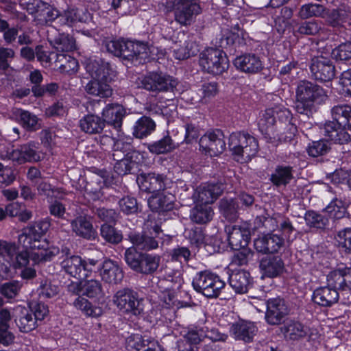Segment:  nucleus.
<instances>
[{"mask_svg": "<svg viewBox=\"0 0 351 351\" xmlns=\"http://www.w3.org/2000/svg\"><path fill=\"white\" fill-rule=\"evenodd\" d=\"M328 287L344 290V267L332 271L327 276Z\"/></svg>", "mask_w": 351, "mask_h": 351, "instance_id": "338daca9", "label": "nucleus"}, {"mask_svg": "<svg viewBox=\"0 0 351 351\" xmlns=\"http://www.w3.org/2000/svg\"><path fill=\"white\" fill-rule=\"evenodd\" d=\"M148 199L149 207L154 211H165L173 208L174 197L171 194L166 195L163 192L154 193Z\"/></svg>", "mask_w": 351, "mask_h": 351, "instance_id": "473e14b6", "label": "nucleus"}, {"mask_svg": "<svg viewBox=\"0 0 351 351\" xmlns=\"http://www.w3.org/2000/svg\"><path fill=\"white\" fill-rule=\"evenodd\" d=\"M90 19L89 13L83 9L69 8L60 14V21L68 26H73L76 23H86Z\"/></svg>", "mask_w": 351, "mask_h": 351, "instance_id": "72a5a7b5", "label": "nucleus"}, {"mask_svg": "<svg viewBox=\"0 0 351 351\" xmlns=\"http://www.w3.org/2000/svg\"><path fill=\"white\" fill-rule=\"evenodd\" d=\"M199 150L210 157L216 156L226 149L224 135L219 130L206 132L199 139Z\"/></svg>", "mask_w": 351, "mask_h": 351, "instance_id": "2eb2a0df", "label": "nucleus"}, {"mask_svg": "<svg viewBox=\"0 0 351 351\" xmlns=\"http://www.w3.org/2000/svg\"><path fill=\"white\" fill-rule=\"evenodd\" d=\"M170 51L176 59L184 60L194 56L197 49L193 42L184 39V41L180 40L179 43H174Z\"/></svg>", "mask_w": 351, "mask_h": 351, "instance_id": "c9c22d12", "label": "nucleus"}, {"mask_svg": "<svg viewBox=\"0 0 351 351\" xmlns=\"http://www.w3.org/2000/svg\"><path fill=\"white\" fill-rule=\"evenodd\" d=\"M331 115L334 121L344 128H351V106L339 104L331 109Z\"/></svg>", "mask_w": 351, "mask_h": 351, "instance_id": "a19ab883", "label": "nucleus"}, {"mask_svg": "<svg viewBox=\"0 0 351 351\" xmlns=\"http://www.w3.org/2000/svg\"><path fill=\"white\" fill-rule=\"evenodd\" d=\"M324 96L325 91L321 86L308 81L301 82L296 91V111L300 114H308L314 103Z\"/></svg>", "mask_w": 351, "mask_h": 351, "instance_id": "39448f33", "label": "nucleus"}, {"mask_svg": "<svg viewBox=\"0 0 351 351\" xmlns=\"http://www.w3.org/2000/svg\"><path fill=\"white\" fill-rule=\"evenodd\" d=\"M23 252L29 254V261L34 265L51 261L60 252L58 247L51 244L47 240L34 241L29 246H23Z\"/></svg>", "mask_w": 351, "mask_h": 351, "instance_id": "9d476101", "label": "nucleus"}, {"mask_svg": "<svg viewBox=\"0 0 351 351\" xmlns=\"http://www.w3.org/2000/svg\"><path fill=\"white\" fill-rule=\"evenodd\" d=\"M51 43L58 52H68L75 48V40L69 34H60Z\"/></svg>", "mask_w": 351, "mask_h": 351, "instance_id": "3c124183", "label": "nucleus"}, {"mask_svg": "<svg viewBox=\"0 0 351 351\" xmlns=\"http://www.w3.org/2000/svg\"><path fill=\"white\" fill-rule=\"evenodd\" d=\"M325 8L317 3H306L301 6L298 12V16L302 19L311 17H322L325 12Z\"/></svg>", "mask_w": 351, "mask_h": 351, "instance_id": "5fc2aeb1", "label": "nucleus"}, {"mask_svg": "<svg viewBox=\"0 0 351 351\" xmlns=\"http://www.w3.org/2000/svg\"><path fill=\"white\" fill-rule=\"evenodd\" d=\"M284 263L279 256L269 254L265 259V276L274 278L282 272Z\"/></svg>", "mask_w": 351, "mask_h": 351, "instance_id": "49530a36", "label": "nucleus"}, {"mask_svg": "<svg viewBox=\"0 0 351 351\" xmlns=\"http://www.w3.org/2000/svg\"><path fill=\"white\" fill-rule=\"evenodd\" d=\"M8 156L19 164H23L40 161L44 158V154L38 142L29 141L8 152Z\"/></svg>", "mask_w": 351, "mask_h": 351, "instance_id": "f8f14e48", "label": "nucleus"}, {"mask_svg": "<svg viewBox=\"0 0 351 351\" xmlns=\"http://www.w3.org/2000/svg\"><path fill=\"white\" fill-rule=\"evenodd\" d=\"M228 146L234 159L241 163L250 160L258 149L256 138L241 132H233L230 135Z\"/></svg>", "mask_w": 351, "mask_h": 351, "instance_id": "20e7f679", "label": "nucleus"}, {"mask_svg": "<svg viewBox=\"0 0 351 351\" xmlns=\"http://www.w3.org/2000/svg\"><path fill=\"white\" fill-rule=\"evenodd\" d=\"M27 10L29 14L34 16V21L39 25H46L58 17L60 18L59 11L43 1L29 3Z\"/></svg>", "mask_w": 351, "mask_h": 351, "instance_id": "6ab92c4d", "label": "nucleus"}, {"mask_svg": "<svg viewBox=\"0 0 351 351\" xmlns=\"http://www.w3.org/2000/svg\"><path fill=\"white\" fill-rule=\"evenodd\" d=\"M167 4L173 10L176 22L182 26L191 25L202 12L199 0H167Z\"/></svg>", "mask_w": 351, "mask_h": 351, "instance_id": "423d86ee", "label": "nucleus"}, {"mask_svg": "<svg viewBox=\"0 0 351 351\" xmlns=\"http://www.w3.org/2000/svg\"><path fill=\"white\" fill-rule=\"evenodd\" d=\"M322 129L324 135L335 143L342 145L350 141V135L346 131V128L334 120L326 121Z\"/></svg>", "mask_w": 351, "mask_h": 351, "instance_id": "393cba45", "label": "nucleus"}, {"mask_svg": "<svg viewBox=\"0 0 351 351\" xmlns=\"http://www.w3.org/2000/svg\"><path fill=\"white\" fill-rule=\"evenodd\" d=\"M18 116L21 124L27 130H36L40 128L38 118L29 111L19 110Z\"/></svg>", "mask_w": 351, "mask_h": 351, "instance_id": "052dcab7", "label": "nucleus"}, {"mask_svg": "<svg viewBox=\"0 0 351 351\" xmlns=\"http://www.w3.org/2000/svg\"><path fill=\"white\" fill-rule=\"evenodd\" d=\"M324 212L332 219H341L344 217L346 212V203L341 199L335 198L326 206Z\"/></svg>", "mask_w": 351, "mask_h": 351, "instance_id": "13d9d810", "label": "nucleus"}, {"mask_svg": "<svg viewBox=\"0 0 351 351\" xmlns=\"http://www.w3.org/2000/svg\"><path fill=\"white\" fill-rule=\"evenodd\" d=\"M156 128L154 121L149 117H141L134 126L133 134L138 138H143L151 134Z\"/></svg>", "mask_w": 351, "mask_h": 351, "instance_id": "a18cd8bd", "label": "nucleus"}, {"mask_svg": "<svg viewBox=\"0 0 351 351\" xmlns=\"http://www.w3.org/2000/svg\"><path fill=\"white\" fill-rule=\"evenodd\" d=\"M97 261L83 259L79 256L65 258L60 263L62 269L69 276L79 280L88 277L94 270Z\"/></svg>", "mask_w": 351, "mask_h": 351, "instance_id": "1a4fd4ad", "label": "nucleus"}, {"mask_svg": "<svg viewBox=\"0 0 351 351\" xmlns=\"http://www.w3.org/2000/svg\"><path fill=\"white\" fill-rule=\"evenodd\" d=\"M228 243L233 250H239L247 246L250 239V226L247 222L226 226Z\"/></svg>", "mask_w": 351, "mask_h": 351, "instance_id": "dca6fc26", "label": "nucleus"}, {"mask_svg": "<svg viewBox=\"0 0 351 351\" xmlns=\"http://www.w3.org/2000/svg\"><path fill=\"white\" fill-rule=\"evenodd\" d=\"M178 82L172 77L158 73H151L142 80L144 88L155 92L171 91Z\"/></svg>", "mask_w": 351, "mask_h": 351, "instance_id": "a211bd4d", "label": "nucleus"}, {"mask_svg": "<svg viewBox=\"0 0 351 351\" xmlns=\"http://www.w3.org/2000/svg\"><path fill=\"white\" fill-rule=\"evenodd\" d=\"M131 137H121L115 144L112 158L116 161L114 169L119 175L129 173L133 167L141 162V154L133 149Z\"/></svg>", "mask_w": 351, "mask_h": 351, "instance_id": "7ed1b4c3", "label": "nucleus"}, {"mask_svg": "<svg viewBox=\"0 0 351 351\" xmlns=\"http://www.w3.org/2000/svg\"><path fill=\"white\" fill-rule=\"evenodd\" d=\"M113 301L123 313L138 315L143 311L142 300L137 298L136 293L129 289L118 291L114 295Z\"/></svg>", "mask_w": 351, "mask_h": 351, "instance_id": "ddd939ff", "label": "nucleus"}, {"mask_svg": "<svg viewBox=\"0 0 351 351\" xmlns=\"http://www.w3.org/2000/svg\"><path fill=\"white\" fill-rule=\"evenodd\" d=\"M239 202L233 199H222L219 209L223 217L228 221H234L238 217Z\"/></svg>", "mask_w": 351, "mask_h": 351, "instance_id": "8fccbe9b", "label": "nucleus"}, {"mask_svg": "<svg viewBox=\"0 0 351 351\" xmlns=\"http://www.w3.org/2000/svg\"><path fill=\"white\" fill-rule=\"evenodd\" d=\"M172 264L173 263L171 261L167 262L163 269V277L165 281L173 284L172 289H178L183 282L182 270L179 268L174 269Z\"/></svg>", "mask_w": 351, "mask_h": 351, "instance_id": "09e8293b", "label": "nucleus"}, {"mask_svg": "<svg viewBox=\"0 0 351 351\" xmlns=\"http://www.w3.org/2000/svg\"><path fill=\"white\" fill-rule=\"evenodd\" d=\"M234 65L242 72L255 73L261 69L262 62L259 57L248 53L237 56L234 60Z\"/></svg>", "mask_w": 351, "mask_h": 351, "instance_id": "bb28decb", "label": "nucleus"}, {"mask_svg": "<svg viewBox=\"0 0 351 351\" xmlns=\"http://www.w3.org/2000/svg\"><path fill=\"white\" fill-rule=\"evenodd\" d=\"M304 219L308 226L317 229H324L328 223V218L313 210L305 213Z\"/></svg>", "mask_w": 351, "mask_h": 351, "instance_id": "6e6d98bb", "label": "nucleus"}, {"mask_svg": "<svg viewBox=\"0 0 351 351\" xmlns=\"http://www.w3.org/2000/svg\"><path fill=\"white\" fill-rule=\"evenodd\" d=\"M276 114L278 118L280 121H289L291 118V112L287 109H279L274 110V109H267L265 114V121L267 123V128L265 132V140L267 143H271L276 146L280 141V137L278 134H276L274 125H275Z\"/></svg>", "mask_w": 351, "mask_h": 351, "instance_id": "f3484780", "label": "nucleus"}, {"mask_svg": "<svg viewBox=\"0 0 351 351\" xmlns=\"http://www.w3.org/2000/svg\"><path fill=\"white\" fill-rule=\"evenodd\" d=\"M104 125L102 119L93 114H87L80 120L81 130L88 134L99 133L103 130Z\"/></svg>", "mask_w": 351, "mask_h": 351, "instance_id": "4c0bfd02", "label": "nucleus"}, {"mask_svg": "<svg viewBox=\"0 0 351 351\" xmlns=\"http://www.w3.org/2000/svg\"><path fill=\"white\" fill-rule=\"evenodd\" d=\"M176 147V143L169 136H165L161 140L149 145V150L156 154H164L170 152Z\"/></svg>", "mask_w": 351, "mask_h": 351, "instance_id": "e2e57ef3", "label": "nucleus"}, {"mask_svg": "<svg viewBox=\"0 0 351 351\" xmlns=\"http://www.w3.org/2000/svg\"><path fill=\"white\" fill-rule=\"evenodd\" d=\"M125 114V109L121 105L108 104L102 110V121L104 123L113 125L117 132H119Z\"/></svg>", "mask_w": 351, "mask_h": 351, "instance_id": "a878e982", "label": "nucleus"}, {"mask_svg": "<svg viewBox=\"0 0 351 351\" xmlns=\"http://www.w3.org/2000/svg\"><path fill=\"white\" fill-rule=\"evenodd\" d=\"M199 65L208 73L220 75L228 69L229 62L226 55L221 50L208 48L200 53Z\"/></svg>", "mask_w": 351, "mask_h": 351, "instance_id": "6e6552de", "label": "nucleus"}, {"mask_svg": "<svg viewBox=\"0 0 351 351\" xmlns=\"http://www.w3.org/2000/svg\"><path fill=\"white\" fill-rule=\"evenodd\" d=\"M289 312V308L283 299L280 298L269 299L267 302L265 319L269 324L279 325Z\"/></svg>", "mask_w": 351, "mask_h": 351, "instance_id": "aec40b11", "label": "nucleus"}, {"mask_svg": "<svg viewBox=\"0 0 351 351\" xmlns=\"http://www.w3.org/2000/svg\"><path fill=\"white\" fill-rule=\"evenodd\" d=\"M12 317L21 332H28L38 326L32 311L24 306H16L13 310Z\"/></svg>", "mask_w": 351, "mask_h": 351, "instance_id": "b1692460", "label": "nucleus"}, {"mask_svg": "<svg viewBox=\"0 0 351 351\" xmlns=\"http://www.w3.org/2000/svg\"><path fill=\"white\" fill-rule=\"evenodd\" d=\"M330 147L329 143L326 140L313 141L309 143L306 152L311 157H319L326 154Z\"/></svg>", "mask_w": 351, "mask_h": 351, "instance_id": "680f3d73", "label": "nucleus"}, {"mask_svg": "<svg viewBox=\"0 0 351 351\" xmlns=\"http://www.w3.org/2000/svg\"><path fill=\"white\" fill-rule=\"evenodd\" d=\"M73 306L87 316L96 317L102 314V309L100 307L93 306L88 300L82 296H78L74 300Z\"/></svg>", "mask_w": 351, "mask_h": 351, "instance_id": "603ef678", "label": "nucleus"}, {"mask_svg": "<svg viewBox=\"0 0 351 351\" xmlns=\"http://www.w3.org/2000/svg\"><path fill=\"white\" fill-rule=\"evenodd\" d=\"M143 254L138 252L136 247H128L125 252V261L132 269L137 271Z\"/></svg>", "mask_w": 351, "mask_h": 351, "instance_id": "774afa93", "label": "nucleus"}, {"mask_svg": "<svg viewBox=\"0 0 351 351\" xmlns=\"http://www.w3.org/2000/svg\"><path fill=\"white\" fill-rule=\"evenodd\" d=\"M167 179L162 175L149 173L141 174L137 178V182L142 191L155 193L166 188Z\"/></svg>", "mask_w": 351, "mask_h": 351, "instance_id": "5701e85b", "label": "nucleus"}, {"mask_svg": "<svg viewBox=\"0 0 351 351\" xmlns=\"http://www.w3.org/2000/svg\"><path fill=\"white\" fill-rule=\"evenodd\" d=\"M56 66L61 73L73 74L77 71L78 62L72 56L58 53L56 54Z\"/></svg>", "mask_w": 351, "mask_h": 351, "instance_id": "37998d69", "label": "nucleus"}, {"mask_svg": "<svg viewBox=\"0 0 351 351\" xmlns=\"http://www.w3.org/2000/svg\"><path fill=\"white\" fill-rule=\"evenodd\" d=\"M291 168L289 167H278L271 176V181L276 186L286 185L292 179Z\"/></svg>", "mask_w": 351, "mask_h": 351, "instance_id": "bf43d9fd", "label": "nucleus"}, {"mask_svg": "<svg viewBox=\"0 0 351 351\" xmlns=\"http://www.w3.org/2000/svg\"><path fill=\"white\" fill-rule=\"evenodd\" d=\"M257 332V327L250 322H239L233 324L230 329V335L238 340L250 342Z\"/></svg>", "mask_w": 351, "mask_h": 351, "instance_id": "cd10ccee", "label": "nucleus"}, {"mask_svg": "<svg viewBox=\"0 0 351 351\" xmlns=\"http://www.w3.org/2000/svg\"><path fill=\"white\" fill-rule=\"evenodd\" d=\"M73 306L87 316L96 317L102 314V309L100 307L93 306L88 300L82 296H78L74 300Z\"/></svg>", "mask_w": 351, "mask_h": 351, "instance_id": "864d4df0", "label": "nucleus"}, {"mask_svg": "<svg viewBox=\"0 0 351 351\" xmlns=\"http://www.w3.org/2000/svg\"><path fill=\"white\" fill-rule=\"evenodd\" d=\"M213 210L210 206L196 204L191 210L190 217L197 223H206L210 221L213 217Z\"/></svg>", "mask_w": 351, "mask_h": 351, "instance_id": "c03bdc74", "label": "nucleus"}, {"mask_svg": "<svg viewBox=\"0 0 351 351\" xmlns=\"http://www.w3.org/2000/svg\"><path fill=\"white\" fill-rule=\"evenodd\" d=\"M86 72L92 80L85 86L88 95L100 98L109 97L112 94L110 85L113 71L108 62L101 59L89 58L84 62Z\"/></svg>", "mask_w": 351, "mask_h": 351, "instance_id": "f257e3e1", "label": "nucleus"}, {"mask_svg": "<svg viewBox=\"0 0 351 351\" xmlns=\"http://www.w3.org/2000/svg\"><path fill=\"white\" fill-rule=\"evenodd\" d=\"M160 256L157 254L144 253L136 272L144 274H152L159 267Z\"/></svg>", "mask_w": 351, "mask_h": 351, "instance_id": "79ce46f5", "label": "nucleus"}, {"mask_svg": "<svg viewBox=\"0 0 351 351\" xmlns=\"http://www.w3.org/2000/svg\"><path fill=\"white\" fill-rule=\"evenodd\" d=\"M101 236L104 240L110 243H118L122 240V234L114 227L107 223L101 226Z\"/></svg>", "mask_w": 351, "mask_h": 351, "instance_id": "69168bd1", "label": "nucleus"}, {"mask_svg": "<svg viewBox=\"0 0 351 351\" xmlns=\"http://www.w3.org/2000/svg\"><path fill=\"white\" fill-rule=\"evenodd\" d=\"M82 295L89 298H99L103 296L101 282L97 280H88L82 284Z\"/></svg>", "mask_w": 351, "mask_h": 351, "instance_id": "4d7b16f0", "label": "nucleus"}, {"mask_svg": "<svg viewBox=\"0 0 351 351\" xmlns=\"http://www.w3.org/2000/svg\"><path fill=\"white\" fill-rule=\"evenodd\" d=\"M223 190L221 184L206 183L195 189L193 197L196 204L209 205L214 202Z\"/></svg>", "mask_w": 351, "mask_h": 351, "instance_id": "412c9836", "label": "nucleus"}, {"mask_svg": "<svg viewBox=\"0 0 351 351\" xmlns=\"http://www.w3.org/2000/svg\"><path fill=\"white\" fill-rule=\"evenodd\" d=\"M12 315L7 308L0 309V340L1 344L8 346L14 340L13 334L8 331L9 322Z\"/></svg>", "mask_w": 351, "mask_h": 351, "instance_id": "ea45409f", "label": "nucleus"}, {"mask_svg": "<svg viewBox=\"0 0 351 351\" xmlns=\"http://www.w3.org/2000/svg\"><path fill=\"white\" fill-rule=\"evenodd\" d=\"M49 228V222L39 221L23 228L18 237L19 244L22 246H29L34 241H41L40 239L47 232Z\"/></svg>", "mask_w": 351, "mask_h": 351, "instance_id": "4be33fe9", "label": "nucleus"}, {"mask_svg": "<svg viewBox=\"0 0 351 351\" xmlns=\"http://www.w3.org/2000/svg\"><path fill=\"white\" fill-rule=\"evenodd\" d=\"M307 330L306 327L295 321H290L285 325V332L293 340L304 337L307 334Z\"/></svg>", "mask_w": 351, "mask_h": 351, "instance_id": "0e129e2a", "label": "nucleus"}, {"mask_svg": "<svg viewBox=\"0 0 351 351\" xmlns=\"http://www.w3.org/2000/svg\"><path fill=\"white\" fill-rule=\"evenodd\" d=\"M128 239L134 247L142 250H152L158 247L153 237L145 234L132 232L128 234Z\"/></svg>", "mask_w": 351, "mask_h": 351, "instance_id": "58836bf2", "label": "nucleus"}, {"mask_svg": "<svg viewBox=\"0 0 351 351\" xmlns=\"http://www.w3.org/2000/svg\"><path fill=\"white\" fill-rule=\"evenodd\" d=\"M29 254L21 251L17 253V247L14 243L0 240V263L8 264V268L12 265L14 268H22L29 264Z\"/></svg>", "mask_w": 351, "mask_h": 351, "instance_id": "9b49d317", "label": "nucleus"}, {"mask_svg": "<svg viewBox=\"0 0 351 351\" xmlns=\"http://www.w3.org/2000/svg\"><path fill=\"white\" fill-rule=\"evenodd\" d=\"M327 29L323 27L322 21L313 20L304 21L298 25L297 32L304 35H326Z\"/></svg>", "mask_w": 351, "mask_h": 351, "instance_id": "de8ad7c7", "label": "nucleus"}, {"mask_svg": "<svg viewBox=\"0 0 351 351\" xmlns=\"http://www.w3.org/2000/svg\"><path fill=\"white\" fill-rule=\"evenodd\" d=\"M310 70L315 80L330 82L335 76V66L328 54L314 56L311 59Z\"/></svg>", "mask_w": 351, "mask_h": 351, "instance_id": "4468645a", "label": "nucleus"}, {"mask_svg": "<svg viewBox=\"0 0 351 351\" xmlns=\"http://www.w3.org/2000/svg\"><path fill=\"white\" fill-rule=\"evenodd\" d=\"M175 289H166L165 291L161 292L160 295V302L159 305L162 306V309L160 310V312L157 309H152L150 311L149 319L150 322H157L161 319V315L164 313L165 309L169 308L171 306L174 305L176 302Z\"/></svg>", "mask_w": 351, "mask_h": 351, "instance_id": "7c9ffc66", "label": "nucleus"}, {"mask_svg": "<svg viewBox=\"0 0 351 351\" xmlns=\"http://www.w3.org/2000/svg\"><path fill=\"white\" fill-rule=\"evenodd\" d=\"M339 293L336 289L328 286L316 289L312 296L313 301L324 307H329L339 300Z\"/></svg>", "mask_w": 351, "mask_h": 351, "instance_id": "c85d7f7f", "label": "nucleus"}, {"mask_svg": "<svg viewBox=\"0 0 351 351\" xmlns=\"http://www.w3.org/2000/svg\"><path fill=\"white\" fill-rule=\"evenodd\" d=\"M229 283L236 293H244L250 285V274L243 270H235L229 276Z\"/></svg>", "mask_w": 351, "mask_h": 351, "instance_id": "e433bc0d", "label": "nucleus"}, {"mask_svg": "<svg viewBox=\"0 0 351 351\" xmlns=\"http://www.w3.org/2000/svg\"><path fill=\"white\" fill-rule=\"evenodd\" d=\"M100 276L104 282L114 284L121 282L123 278L122 269L111 260H106L103 263Z\"/></svg>", "mask_w": 351, "mask_h": 351, "instance_id": "c756f323", "label": "nucleus"}, {"mask_svg": "<svg viewBox=\"0 0 351 351\" xmlns=\"http://www.w3.org/2000/svg\"><path fill=\"white\" fill-rule=\"evenodd\" d=\"M194 289L207 298H217L226 283L220 277L209 271H200L196 274L192 282Z\"/></svg>", "mask_w": 351, "mask_h": 351, "instance_id": "0eeeda50", "label": "nucleus"}, {"mask_svg": "<svg viewBox=\"0 0 351 351\" xmlns=\"http://www.w3.org/2000/svg\"><path fill=\"white\" fill-rule=\"evenodd\" d=\"M72 230L77 236L86 239L95 237V231L90 221L86 217L80 215L71 222Z\"/></svg>", "mask_w": 351, "mask_h": 351, "instance_id": "2f4dec72", "label": "nucleus"}, {"mask_svg": "<svg viewBox=\"0 0 351 351\" xmlns=\"http://www.w3.org/2000/svg\"><path fill=\"white\" fill-rule=\"evenodd\" d=\"M351 20V10L349 8L343 6L336 10H332L327 16L326 23L328 25L340 28L344 26V23Z\"/></svg>", "mask_w": 351, "mask_h": 351, "instance_id": "f704fd0d", "label": "nucleus"}, {"mask_svg": "<svg viewBox=\"0 0 351 351\" xmlns=\"http://www.w3.org/2000/svg\"><path fill=\"white\" fill-rule=\"evenodd\" d=\"M106 49L116 56L138 63L152 58L154 51L153 47H149L146 43L125 40H111L107 43Z\"/></svg>", "mask_w": 351, "mask_h": 351, "instance_id": "f03ea898", "label": "nucleus"}]
</instances>
